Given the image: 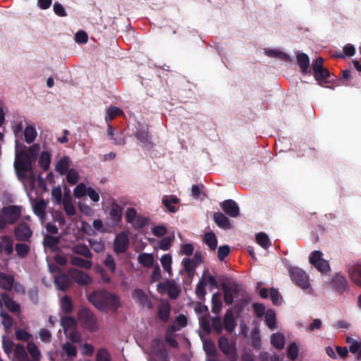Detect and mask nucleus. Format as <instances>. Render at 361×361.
<instances>
[{
	"mask_svg": "<svg viewBox=\"0 0 361 361\" xmlns=\"http://www.w3.org/2000/svg\"><path fill=\"white\" fill-rule=\"evenodd\" d=\"M92 304L102 311L116 312L121 306L118 296L102 289L92 293Z\"/></svg>",
	"mask_w": 361,
	"mask_h": 361,
	"instance_id": "1",
	"label": "nucleus"
},
{
	"mask_svg": "<svg viewBox=\"0 0 361 361\" xmlns=\"http://www.w3.org/2000/svg\"><path fill=\"white\" fill-rule=\"evenodd\" d=\"M32 158L25 149L20 151L16 149L14 168L19 177H25L26 172L32 171Z\"/></svg>",
	"mask_w": 361,
	"mask_h": 361,
	"instance_id": "2",
	"label": "nucleus"
},
{
	"mask_svg": "<svg viewBox=\"0 0 361 361\" xmlns=\"http://www.w3.org/2000/svg\"><path fill=\"white\" fill-rule=\"evenodd\" d=\"M221 288L224 292V300L226 305H231L233 302V294L238 295L242 289L241 284L225 277Z\"/></svg>",
	"mask_w": 361,
	"mask_h": 361,
	"instance_id": "3",
	"label": "nucleus"
},
{
	"mask_svg": "<svg viewBox=\"0 0 361 361\" xmlns=\"http://www.w3.org/2000/svg\"><path fill=\"white\" fill-rule=\"evenodd\" d=\"M288 273L291 280L302 289H307L310 287L309 276L301 269L295 267H290Z\"/></svg>",
	"mask_w": 361,
	"mask_h": 361,
	"instance_id": "4",
	"label": "nucleus"
},
{
	"mask_svg": "<svg viewBox=\"0 0 361 361\" xmlns=\"http://www.w3.org/2000/svg\"><path fill=\"white\" fill-rule=\"evenodd\" d=\"M33 231L30 225L25 222H20L13 228L15 239L19 242H30Z\"/></svg>",
	"mask_w": 361,
	"mask_h": 361,
	"instance_id": "5",
	"label": "nucleus"
},
{
	"mask_svg": "<svg viewBox=\"0 0 361 361\" xmlns=\"http://www.w3.org/2000/svg\"><path fill=\"white\" fill-rule=\"evenodd\" d=\"M331 288L339 294L349 290V284L345 276L341 272L336 273L330 281Z\"/></svg>",
	"mask_w": 361,
	"mask_h": 361,
	"instance_id": "6",
	"label": "nucleus"
},
{
	"mask_svg": "<svg viewBox=\"0 0 361 361\" xmlns=\"http://www.w3.org/2000/svg\"><path fill=\"white\" fill-rule=\"evenodd\" d=\"M157 290L166 292L169 297L172 300L178 298L180 293V288L177 286L173 280H168L166 282H161L157 284Z\"/></svg>",
	"mask_w": 361,
	"mask_h": 361,
	"instance_id": "7",
	"label": "nucleus"
},
{
	"mask_svg": "<svg viewBox=\"0 0 361 361\" xmlns=\"http://www.w3.org/2000/svg\"><path fill=\"white\" fill-rule=\"evenodd\" d=\"M22 207L17 205L8 206L4 208L3 214L6 217L9 225L15 224L20 217Z\"/></svg>",
	"mask_w": 361,
	"mask_h": 361,
	"instance_id": "8",
	"label": "nucleus"
},
{
	"mask_svg": "<svg viewBox=\"0 0 361 361\" xmlns=\"http://www.w3.org/2000/svg\"><path fill=\"white\" fill-rule=\"evenodd\" d=\"M132 298L141 307L148 310L152 308V302L149 297L140 288L135 289L131 293Z\"/></svg>",
	"mask_w": 361,
	"mask_h": 361,
	"instance_id": "9",
	"label": "nucleus"
},
{
	"mask_svg": "<svg viewBox=\"0 0 361 361\" xmlns=\"http://www.w3.org/2000/svg\"><path fill=\"white\" fill-rule=\"evenodd\" d=\"M151 350L153 355L159 357L160 361H167L168 353L160 338H157L152 341Z\"/></svg>",
	"mask_w": 361,
	"mask_h": 361,
	"instance_id": "10",
	"label": "nucleus"
},
{
	"mask_svg": "<svg viewBox=\"0 0 361 361\" xmlns=\"http://www.w3.org/2000/svg\"><path fill=\"white\" fill-rule=\"evenodd\" d=\"M218 348L219 350L226 356L237 351L235 342L231 341L229 338L225 336H221L217 341Z\"/></svg>",
	"mask_w": 361,
	"mask_h": 361,
	"instance_id": "11",
	"label": "nucleus"
},
{
	"mask_svg": "<svg viewBox=\"0 0 361 361\" xmlns=\"http://www.w3.org/2000/svg\"><path fill=\"white\" fill-rule=\"evenodd\" d=\"M0 307H2L4 304L6 309L11 313L18 314L20 312V305L17 302L14 301L9 295L6 293H3L0 295Z\"/></svg>",
	"mask_w": 361,
	"mask_h": 361,
	"instance_id": "12",
	"label": "nucleus"
},
{
	"mask_svg": "<svg viewBox=\"0 0 361 361\" xmlns=\"http://www.w3.org/2000/svg\"><path fill=\"white\" fill-rule=\"evenodd\" d=\"M129 246V238L128 235L121 232L116 235L114 240V251L116 253H124Z\"/></svg>",
	"mask_w": 361,
	"mask_h": 361,
	"instance_id": "13",
	"label": "nucleus"
},
{
	"mask_svg": "<svg viewBox=\"0 0 361 361\" xmlns=\"http://www.w3.org/2000/svg\"><path fill=\"white\" fill-rule=\"evenodd\" d=\"M72 283V278L69 274V271H68V274L61 273L54 276L55 286L59 290L66 291L70 288Z\"/></svg>",
	"mask_w": 361,
	"mask_h": 361,
	"instance_id": "14",
	"label": "nucleus"
},
{
	"mask_svg": "<svg viewBox=\"0 0 361 361\" xmlns=\"http://www.w3.org/2000/svg\"><path fill=\"white\" fill-rule=\"evenodd\" d=\"M222 210L229 216L235 218L240 214V208L238 204L231 199L224 200L220 203Z\"/></svg>",
	"mask_w": 361,
	"mask_h": 361,
	"instance_id": "15",
	"label": "nucleus"
},
{
	"mask_svg": "<svg viewBox=\"0 0 361 361\" xmlns=\"http://www.w3.org/2000/svg\"><path fill=\"white\" fill-rule=\"evenodd\" d=\"M0 240V254L4 252L6 256H11L13 252V239L8 235H4Z\"/></svg>",
	"mask_w": 361,
	"mask_h": 361,
	"instance_id": "16",
	"label": "nucleus"
},
{
	"mask_svg": "<svg viewBox=\"0 0 361 361\" xmlns=\"http://www.w3.org/2000/svg\"><path fill=\"white\" fill-rule=\"evenodd\" d=\"M313 75L318 84L322 86H323L324 84L331 83L334 80V75L326 68L314 73Z\"/></svg>",
	"mask_w": 361,
	"mask_h": 361,
	"instance_id": "17",
	"label": "nucleus"
},
{
	"mask_svg": "<svg viewBox=\"0 0 361 361\" xmlns=\"http://www.w3.org/2000/svg\"><path fill=\"white\" fill-rule=\"evenodd\" d=\"M69 274L72 278V281H74L79 285H86L90 281V276L82 271L76 269H70Z\"/></svg>",
	"mask_w": 361,
	"mask_h": 361,
	"instance_id": "18",
	"label": "nucleus"
},
{
	"mask_svg": "<svg viewBox=\"0 0 361 361\" xmlns=\"http://www.w3.org/2000/svg\"><path fill=\"white\" fill-rule=\"evenodd\" d=\"M237 326L233 312L231 309L226 310L224 317V326L226 331L231 334Z\"/></svg>",
	"mask_w": 361,
	"mask_h": 361,
	"instance_id": "19",
	"label": "nucleus"
},
{
	"mask_svg": "<svg viewBox=\"0 0 361 361\" xmlns=\"http://www.w3.org/2000/svg\"><path fill=\"white\" fill-rule=\"evenodd\" d=\"M107 136L110 137L114 145H123L126 143L123 133L121 131L114 133V129L111 125H108Z\"/></svg>",
	"mask_w": 361,
	"mask_h": 361,
	"instance_id": "20",
	"label": "nucleus"
},
{
	"mask_svg": "<svg viewBox=\"0 0 361 361\" xmlns=\"http://www.w3.org/2000/svg\"><path fill=\"white\" fill-rule=\"evenodd\" d=\"M347 271L350 279L357 285L361 286V269L358 265H347Z\"/></svg>",
	"mask_w": 361,
	"mask_h": 361,
	"instance_id": "21",
	"label": "nucleus"
},
{
	"mask_svg": "<svg viewBox=\"0 0 361 361\" xmlns=\"http://www.w3.org/2000/svg\"><path fill=\"white\" fill-rule=\"evenodd\" d=\"M180 200L176 195H165L162 198V204L166 207L168 211L171 213L177 212L178 208L175 206L179 202Z\"/></svg>",
	"mask_w": 361,
	"mask_h": 361,
	"instance_id": "22",
	"label": "nucleus"
},
{
	"mask_svg": "<svg viewBox=\"0 0 361 361\" xmlns=\"http://www.w3.org/2000/svg\"><path fill=\"white\" fill-rule=\"evenodd\" d=\"M214 221L216 224V225L224 229H230L231 228V224L230 220L227 216H226L223 213L218 212L214 214Z\"/></svg>",
	"mask_w": 361,
	"mask_h": 361,
	"instance_id": "23",
	"label": "nucleus"
},
{
	"mask_svg": "<svg viewBox=\"0 0 361 361\" xmlns=\"http://www.w3.org/2000/svg\"><path fill=\"white\" fill-rule=\"evenodd\" d=\"M171 313V306L168 302L161 303L158 307L157 317L163 322H167Z\"/></svg>",
	"mask_w": 361,
	"mask_h": 361,
	"instance_id": "24",
	"label": "nucleus"
},
{
	"mask_svg": "<svg viewBox=\"0 0 361 361\" xmlns=\"http://www.w3.org/2000/svg\"><path fill=\"white\" fill-rule=\"evenodd\" d=\"M14 277L5 273H0V288L5 290H11L13 287Z\"/></svg>",
	"mask_w": 361,
	"mask_h": 361,
	"instance_id": "25",
	"label": "nucleus"
},
{
	"mask_svg": "<svg viewBox=\"0 0 361 361\" xmlns=\"http://www.w3.org/2000/svg\"><path fill=\"white\" fill-rule=\"evenodd\" d=\"M297 61L303 73H310L311 71L309 68L310 59L306 54L299 53L297 55Z\"/></svg>",
	"mask_w": 361,
	"mask_h": 361,
	"instance_id": "26",
	"label": "nucleus"
},
{
	"mask_svg": "<svg viewBox=\"0 0 361 361\" xmlns=\"http://www.w3.org/2000/svg\"><path fill=\"white\" fill-rule=\"evenodd\" d=\"M78 319L85 328H90V310L88 308L80 309L78 313Z\"/></svg>",
	"mask_w": 361,
	"mask_h": 361,
	"instance_id": "27",
	"label": "nucleus"
},
{
	"mask_svg": "<svg viewBox=\"0 0 361 361\" xmlns=\"http://www.w3.org/2000/svg\"><path fill=\"white\" fill-rule=\"evenodd\" d=\"M69 166V158L65 156L56 162L55 170L61 175H64L70 170Z\"/></svg>",
	"mask_w": 361,
	"mask_h": 361,
	"instance_id": "28",
	"label": "nucleus"
},
{
	"mask_svg": "<svg viewBox=\"0 0 361 361\" xmlns=\"http://www.w3.org/2000/svg\"><path fill=\"white\" fill-rule=\"evenodd\" d=\"M0 323L3 326L4 330L6 332H8L13 325V319L8 314V313L4 311H1Z\"/></svg>",
	"mask_w": 361,
	"mask_h": 361,
	"instance_id": "29",
	"label": "nucleus"
},
{
	"mask_svg": "<svg viewBox=\"0 0 361 361\" xmlns=\"http://www.w3.org/2000/svg\"><path fill=\"white\" fill-rule=\"evenodd\" d=\"M47 203L44 200L41 199L36 202L33 205V212L36 216L41 219H44L46 215Z\"/></svg>",
	"mask_w": 361,
	"mask_h": 361,
	"instance_id": "30",
	"label": "nucleus"
},
{
	"mask_svg": "<svg viewBox=\"0 0 361 361\" xmlns=\"http://www.w3.org/2000/svg\"><path fill=\"white\" fill-rule=\"evenodd\" d=\"M109 215L112 221L118 223L122 219V208L117 203H112L109 212Z\"/></svg>",
	"mask_w": 361,
	"mask_h": 361,
	"instance_id": "31",
	"label": "nucleus"
},
{
	"mask_svg": "<svg viewBox=\"0 0 361 361\" xmlns=\"http://www.w3.org/2000/svg\"><path fill=\"white\" fill-rule=\"evenodd\" d=\"M15 250L20 258L24 259L29 255L31 248L27 243L20 242L16 244Z\"/></svg>",
	"mask_w": 361,
	"mask_h": 361,
	"instance_id": "32",
	"label": "nucleus"
},
{
	"mask_svg": "<svg viewBox=\"0 0 361 361\" xmlns=\"http://www.w3.org/2000/svg\"><path fill=\"white\" fill-rule=\"evenodd\" d=\"M61 311L66 314H70L73 310V301L70 296L64 295L60 301Z\"/></svg>",
	"mask_w": 361,
	"mask_h": 361,
	"instance_id": "33",
	"label": "nucleus"
},
{
	"mask_svg": "<svg viewBox=\"0 0 361 361\" xmlns=\"http://www.w3.org/2000/svg\"><path fill=\"white\" fill-rule=\"evenodd\" d=\"M60 242V238L58 236H53L51 235H45L43 240V245L44 247L50 248L54 250Z\"/></svg>",
	"mask_w": 361,
	"mask_h": 361,
	"instance_id": "34",
	"label": "nucleus"
},
{
	"mask_svg": "<svg viewBox=\"0 0 361 361\" xmlns=\"http://www.w3.org/2000/svg\"><path fill=\"white\" fill-rule=\"evenodd\" d=\"M203 350L209 357H216L218 355L216 345L211 339H207L203 342Z\"/></svg>",
	"mask_w": 361,
	"mask_h": 361,
	"instance_id": "35",
	"label": "nucleus"
},
{
	"mask_svg": "<svg viewBox=\"0 0 361 361\" xmlns=\"http://www.w3.org/2000/svg\"><path fill=\"white\" fill-rule=\"evenodd\" d=\"M138 262L140 264L146 268L152 267L154 262V256L152 254L140 253L138 255Z\"/></svg>",
	"mask_w": 361,
	"mask_h": 361,
	"instance_id": "36",
	"label": "nucleus"
},
{
	"mask_svg": "<svg viewBox=\"0 0 361 361\" xmlns=\"http://www.w3.org/2000/svg\"><path fill=\"white\" fill-rule=\"evenodd\" d=\"M51 163V154L49 152L43 151L39 158L38 164L39 166L46 171L49 169Z\"/></svg>",
	"mask_w": 361,
	"mask_h": 361,
	"instance_id": "37",
	"label": "nucleus"
},
{
	"mask_svg": "<svg viewBox=\"0 0 361 361\" xmlns=\"http://www.w3.org/2000/svg\"><path fill=\"white\" fill-rule=\"evenodd\" d=\"M267 56L274 58H278L285 62H290L291 59L288 54L276 49H269L265 51Z\"/></svg>",
	"mask_w": 361,
	"mask_h": 361,
	"instance_id": "38",
	"label": "nucleus"
},
{
	"mask_svg": "<svg viewBox=\"0 0 361 361\" xmlns=\"http://www.w3.org/2000/svg\"><path fill=\"white\" fill-rule=\"evenodd\" d=\"M70 263L75 267L85 268L86 269H90V260L84 259L80 257L71 256Z\"/></svg>",
	"mask_w": 361,
	"mask_h": 361,
	"instance_id": "39",
	"label": "nucleus"
},
{
	"mask_svg": "<svg viewBox=\"0 0 361 361\" xmlns=\"http://www.w3.org/2000/svg\"><path fill=\"white\" fill-rule=\"evenodd\" d=\"M271 343L276 349L281 350L284 347L285 338L280 333H275L271 336Z\"/></svg>",
	"mask_w": 361,
	"mask_h": 361,
	"instance_id": "40",
	"label": "nucleus"
},
{
	"mask_svg": "<svg viewBox=\"0 0 361 361\" xmlns=\"http://www.w3.org/2000/svg\"><path fill=\"white\" fill-rule=\"evenodd\" d=\"M13 350L15 357L18 361H25L27 360L28 355L25 347L22 344H16Z\"/></svg>",
	"mask_w": 361,
	"mask_h": 361,
	"instance_id": "41",
	"label": "nucleus"
},
{
	"mask_svg": "<svg viewBox=\"0 0 361 361\" xmlns=\"http://www.w3.org/2000/svg\"><path fill=\"white\" fill-rule=\"evenodd\" d=\"M204 243L208 245L210 250H215L217 247V239L213 232H207L204 235Z\"/></svg>",
	"mask_w": 361,
	"mask_h": 361,
	"instance_id": "42",
	"label": "nucleus"
},
{
	"mask_svg": "<svg viewBox=\"0 0 361 361\" xmlns=\"http://www.w3.org/2000/svg\"><path fill=\"white\" fill-rule=\"evenodd\" d=\"M256 241L262 247L266 250L271 245L269 236L263 232L259 233L256 235Z\"/></svg>",
	"mask_w": 361,
	"mask_h": 361,
	"instance_id": "43",
	"label": "nucleus"
},
{
	"mask_svg": "<svg viewBox=\"0 0 361 361\" xmlns=\"http://www.w3.org/2000/svg\"><path fill=\"white\" fill-rule=\"evenodd\" d=\"M61 325L63 331L66 332L71 329L75 328L76 326V321L72 317L64 316L61 318Z\"/></svg>",
	"mask_w": 361,
	"mask_h": 361,
	"instance_id": "44",
	"label": "nucleus"
},
{
	"mask_svg": "<svg viewBox=\"0 0 361 361\" xmlns=\"http://www.w3.org/2000/svg\"><path fill=\"white\" fill-rule=\"evenodd\" d=\"M212 312L214 314H219L222 308V301L220 298L219 292L213 294L212 298Z\"/></svg>",
	"mask_w": 361,
	"mask_h": 361,
	"instance_id": "45",
	"label": "nucleus"
},
{
	"mask_svg": "<svg viewBox=\"0 0 361 361\" xmlns=\"http://www.w3.org/2000/svg\"><path fill=\"white\" fill-rule=\"evenodd\" d=\"M123 114V111L120 108L115 106H111L106 110L107 116L105 117V120L106 122L111 121Z\"/></svg>",
	"mask_w": 361,
	"mask_h": 361,
	"instance_id": "46",
	"label": "nucleus"
},
{
	"mask_svg": "<svg viewBox=\"0 0 361 361\" xmlns=\"http://www.w3.org/2000/svg\"><path fill=\"white\" fill-rule=\"evenodd\" d=\"M72 250L77 255H82L87 259L90 258V250L85 245H76L73 247Z\"/></svg>",
	"mask_w": 361,
	"mask_h": 361,
	"instance_id": "47",
	"label": "nucleus"
},
{
	"mask_svg": "<svg viewBox=\"0 0 361 361\" xmlns=\"http://www.w3.org/2000/svg\"><path fill=\"white\" fill-rule=\"evenodd\" d=\"M24 136L27 143L30 144L34 142L37 136L35 128L32 126H27L24 130Z\"/></svg>",
	"mask_w": 361,
	"mask_h": 361,
	"instance_id": "48",
	"label": "nucleus"
},
{
	"mask_svg": "<svg viewBox=\"0 0 361 361\" xmlns=\"http://www.w3.org/2000/svg\"><path fill=\"white\" fill-rule=\"evenodd\" d=\"M90 188H87L83 183L78 184L73 190V195L76 198L82 197L86 195L90 197Z\"/></svg>",
	"mask_w": 361,
	"mask_h": 361,
	"instance_id": "49",
	"label": "nucleus"
},
{
	"mask_svg": "<svg viewBox=\"0 0 361 361\" xmlns=\"http://www.w3.org/2000/svg\"><path fill=\"white\" fill-rule=\"evenodd\" d=\"M95 361H111V356L106 348H101L96 353Z\"/></svg>",
	"mask_w": 361,
	"mask_h": 361,
	"instance_id": "50",
	"label": "nucleus"
},
{
	"mask_svg": "<svg viewBox=\"0 0 361 361\" xmlns=\"http://www.w3.org/2000/svg\"><path fill=\"white\" fill-rule=\"evenodd\" d=\"M206 285H207V281H205V279L202 278L196 286L195 293H196L197 296L198 297V298L200 300L204 299V298L207 293L206 288H205Z\"/></svg>",
	"mask_w": 361,
	"mask_h": 361,
	"instance_id": "51",
	"label": "nucleus"
},
{
	"mask_svg": "<svg viewBox=\"0 0 361 361\" xmlns=\"http://www.w3.org/2000/svg\"><path fill=\"white\" fill-rule=\"evenodd\" d=\"M161 263L163 267V269L168 272L169 275H171V263H172V257L169 254L164 255L161 258Z\"/></svg>",
	"mask_w": 361,
	"mask_h": 361,
	"instance_id": "52",
	"label": "nucleus"
},
{
	"mask_svg": "<svg viewBox=\"0 0 361 361\" xmlns=\"http://www.w3.org/2000/svg\"><path fill=\"white\" fill-rule=\"evenodd\" d=\"M27 349L29 353L30 354L32 358H41V353L38 347L34 342H28L27 344Z\"/></svg>",
	"mask_w": 361,
	"mask_h": 361,
	"instance_id": "53",
	"label": "nucleus"
},
{
	"mask_svg": "<svg viewBox=\"0 0 361 361\" xmlns=\"http://www.w3.org/2000/svg\"><path fill=\"white\" fill-rule=\"evenodd\" d=\"M265 321L270 329L273 330L276 328V314L273 310H268L267 312Z\"/></svg>",
	"mask_w": 361,
	"mask_h": 361,
	"instance_id": "54",
	"label": "nucleus"
},
{
	"mask_svg": "<svg viewBox=\"0 0 361 361\" xmlns=\"http://www.w3.org/2000/svg\"><path fill=\"white\" fill-rule=\"evenodd\" d=\"M183 265L184 267V270L187 272V274L189 276L194 273L196 264L192 262V260L190 258H184L183 259Z\"/></svg>",
	"mask_w": 361,
	"mask_h": 361,
	"instance_id": "55",
	"label": "nucleus"
},
{
	"mask_svg": "<svg viewBox=\"0 0 361 361\" xmlns=\"http://www.w3.org/2000/svg\"><path fill=\"white\" fill-rule=\"evenodd\" d=\"M212 325L216 334H221L222 333L224 326L219 317H215L212 319Z\"/></svg>",
	"mask_w": 361,
	"mask_h": 361,
	"instance_id": "56",
	"label": "nucleus"
},
{
	"mask_svg": "<svg viewBox=\"0 0 361 361\" xmlns=\"http://www.w3.org/2000/svg\"><path fill=\"white\" fill-rule=\"evenodd\" d=\"M200 325L206 334H209L212 331V326L209 318L207 315L202 316L200 319Z\"/></svg>",
	"mask_w": 361,
	"mask_h": 361,
	"instance_id": "57",
	"label": "nucleus"
},
{
	"mask_svg": "<svg viewBox=\"0 0 361 361\" xmlns=\"http://www.w3.org/2000/svg\"><path fill=\"white\" fill-rule=\"evenodd\" d=\"M79 179L78 173L73 169H71L66 173V180L71 185H75L78 183Z\"/></svg>",
	"mask_w": 361,
	"mask_h": 361,
	"instance_id": "58",
	"label": "nucleus"
},
{
	"mask_svg": "<svg viewBox=\"0 0 361 361\" xmlns=\"http://www.w3.org/2000/svg\"><path fill=\"white\" fill-rule=\"evenodd\" d=\"M174 240V236H166L163 238L161 240H160L159 243V247L162 250H168L171 245L172 242Z\"/></svg>",
	"mask_w": 361,
	"mask_h": 361,
	"instance_id": "59",
	"label": "nucleus"
},
{
	"mask_svg": "<svg viewBox=\"0 0 361 361\" xmlns=\"http://www.w3.org/2000/svg\"><path fill=\"white\" fill-rule=\"evenodd\" d=\"M349 350L351 353L356 355L358 360H361V341H355L353 345H350Z\"/></svg>",
	"mask_w": 361,
	"mask_h": 361,
	"instance_id": "60",
	"label": "nucleus"
},
{
	"mask_svg": "<svg viewBox=\"0 0 361 361\" xmlns=\"http://www.w3.org/2000/svg\"><path fill=\"white\" fill-rule=\"evenodd\" d=\"M63 350L66 352L69 358L74 357L77 355V349L71 343L67 342L63 345Z\"/></svg>",
	"mask_w": 361,
	"mask_h": 361,
	"instance_id": "61",
	"label": "nucleus"
},
{
	"mask_svg": "<svg viewBox=\"0 0 361 361\" xmlns=\"http://www.w3.org/2000/svg\"><path fill=\"white\" fill-rule=\"evenodd\" d=\"M298 351L299 350L297 344L293 342L288 346L287 355L290 360H295L298 357Z\"/></svg>",
	"mask_w": 361,
	"mask_h": 361,
	"instance_id": "62",
	"label": "nucleus"
},
{
	"mask_svg": "<svg viewBox=\"0 0 361 361\" xmlns=\"http://www.w3.org/2000/svg\"><path fill=\"white\" fill-rule=\"evenodd\" d=\"M314 267L320 272L325 274L329 272L331 269L329 262L324 259L317 262Z\"/></svg>",
	"mask_w": 361,
	"mask_h": 361,
	"instance_id": "63",
	"label": "nucleus"
},
{
	"mask_svg": "<svg viewBox=\"0 0 361 361\" xmlns=\"http://www.w3.org/2000/svg\"><path fill=\"white\" fill-rule=\"evenodd\" d=\"M136 138L142 143L146 145L149 142V135L147 130H140L135 133Z\"/></svg>",
	"mask_w": 361,
	"mask_h": 361,
	"instance_id": "64",
	"label": "nucleus"
}]
</instances>
